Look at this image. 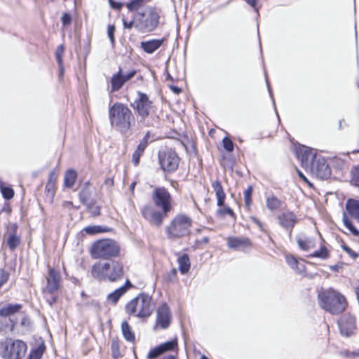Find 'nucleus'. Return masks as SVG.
Wrapping results in <instances>:
<instances>
[{"label": "nucleus", "mask_w": 359, "mask_h": 359, "mask_svg": "<svg viewBox=\"0 0 359 359\" xmlns=\"http://www.w3.org/2000/svg\"><path fill=\"white\" fill-rule=\"evenodd\" d=\"M346 210L351 217L359 222V200L348 199L346 203Z\"/></svg>", "instance_id": "5701e85b"}, {"label": "nucleus", "mask_w": 359, "mask_h": 359, "mask_svg": "<svg viewBox=\"0 0 359 359\" xmlns=\"http://www.w3.org/2000/svg\"><path fill=\"white\" fill-rule=\"evenodd\" d=\"M171 89L174 93H175L177 94H178L181 92V89L177 86H171Z\"/></svg>", "instance_id": "69168bd1"}, {"label": "nucleus", "mask_w": 359, "mask_h": 359, "mask_svg": "<svg viewBox=\"0 0 359 359\" xmlns=\"http://www.w3.org/2000/svg\"><path fill=\"white\" fill-rule=\"evenodd\" d=\"M253 188L252 186H249L243 193L245 205L248 208H250L252 204V194Z\"/></svg>", "instance_id": "c03bdc74"}, {"label": "nucleus", "mask_w": 359, "mask_h": 359, "mask_svg": "<svg viewBox=\"0 0 359 359\" xmlns=\"http://www.w3.org/2000/svg\"><path fill=\"white\" fill-rule=\"evenodd\" d=\"M109 266L107 269V278L110 282H116L121 280L124 275L123 264L119 261L112 260L108 262Z\"/></svg>", "instance_id": "dca6fc26"}, {"label": "nucleus", "mask_w": 359, "mask_h": 359, "mask_svg": "<svg viewBox=\"0 0 359 359\" xmlns=\"http://www.w3.org/2000/svg\"><path fill=\"white\" fill-rule=\"evenodd\" d=\"M62 24L63 27L69 25L72 23V16L70 14L65 13L62 15L61 18Z\"/></svg>", "instance_id": "864d4df0"}, {"label": "nucleus", "mask_w": 359, "mask_h": 359, "mask_svg": "<svg viewBox=\"0 0 359 359\" xmlns=\"http://www.w3.org/2000/svg\"><path fill=\"white\" fill-rule=\"evenodd\" d=\"M217 215L221 216V217H223L226 215H229L230 217H231L232 218H235V215H234V212L233 211V210L229 207H225V208H219L218 210H217Z\"/></svg>", "instance_id": "de8ad7c7"}, {"label": "nucleus", "mask_w": 359, "mask_h": 359, "mask_svg": "<svg viewBox=\"0 0 359 359\" xmlns=\"http://www.w3.org/2000/svg\"><path fill=\"white\" fill-rule=\"evenodd\" d=\"M294 152L297 157L300 159L302 165L306 169H309L317 157L320 156L317 155L316 149L301 144L295 147Z\"/></svg>", "instance_id": "9b49d317"}, {"label": "nucleus", "mask_w": 359, "mask_h": 359, "mask_svg": "<svg viewBox=\"0 0 359 359\" xmlns=\"http://www.w3.org/2000/svg\"><path fill=\"white\" fill-rule=\"evenodd\" d=\"M126 293L125 287H120L115 290L114 292L109 294L107 297L108 302L115 304L122 295Z\"/></svg>", "instance_id": "473e14b6"}, {"label": "nucleus", "mask_w": 359, "mask_h": 359, "mask_svg": "<svg viewBox=\"0 0 359 359\" xmlns=\"http://www.w3.org/2000/svg\"><path fill=\"white\" fill-rule=\"evenodd\" d=\"M265 77H266V84H267V87H268V90H269V93L273 100V102L274 103V100L273 98V96H272V92H271V87L269 86V81H268V79H267V76H266V74H265Z\"/></svg>", "instance_id": "680f3d73"}, {"label": "nucleus", "mask_w": 359, "mask_h": 359, "mask_svg": "<svg viewBox=\"0 0 359 359\" xmlns=\"http://www.w3.org/2000/svg\"><path fill=\"white\" fill-rule=\"evenodd\" d=\"M247 2L250 6V7L254 9V11L256 13H258L259 8L260 7V6L259 5V1H247Z\"/></svg>", "instance_id": "bf43d9fd"}, {"label": "nucleus", "mask_w": 359, "mask_h": 359, "mask_svg": "<svg viewBox=\"0 0 359 359\" xmlns=\"http://www.w3.org/2000/svg\"><path fill=\"white\" fill-rule=\"evenodd\" d=\"M126 7L136 14V29L142 32L154 31L158 25L161 10L146 5L145 1H129Z\"/></svg>", "instance_id": "f257e3e1"}, {"label": "nucleus", "mask_w": 359, "mask_h": 359, "mask_svg": "<svg viewBox=\"0 0 359 359\" xmlns=\"http://www.w3.org/2000/svg\"><path fill=\"white\" fill-rule=\"evenodd\" d=\"M110 82L111 93L118 91L123 87L124 81L122 79V70L121 69L116 74L111 76Z\"/></svg>", "instance_id": "bb28decb"}, {"label": "nucleus", "mask_w": 359, "mask_h": 359, "mask_svg": "<svg viewBox=\"0 0 359 359\" xmlns=\"http://www.w3.org/2000/svg\"><path fill=\"white\" fill-rule=\"evenodd\" d=\"M64 53V46L60 45L55 51V58L60 67V75L63 74L64 67L62 65V55Z\"/></svg>", "instance_id": "ea45409f"}, {"label": "nucleus", "mask_w": 359, "mask_h": 359, "mask_svg": "<svg viewBox=\"0 0 359 359\" xmlns=\"http://www.w3.org/2000/svg\"><path fill=\"white\" fill-rule=\"evenodd\" d=\"M91 194L92 191L90 187V182H86L83 184L81 190L79 194L80 201L84 205H88Z\"/></svg>", "instance_id": "c85d7f7f"}, {"label": "nucleus", "mask_w": 359, "mask_h": 359, "mask_svg": "<svg viewBox=\"0 0 359 359\" xmlns=\"http://www.w3.org/2000/svg\"><path fill=\"white\" fill-rule=\"evenodd\" d=\"M147 147V146L144 145V142L142 143L140 142L132 156V161L135 165H137L139 164L140 156L144 154Z\"/></svg>", "instance_id": "72a5a7b5"}, {"label": "nucleus", "mask_w": 359, "mask_h": 359, "mask_svg": "<svg viewBox=\"0 0 359 359\" xmlns=\"http://www.w3.org/2000/svg\"><path fill=\"white\" fill-rule=\"evenodd\" d=\"M135 74H136L135 70H132L126 74L122 73V79L124 81V83L126 82H127L128 81L130 80L132 78H133L135 76Z\"/></svg>", "instance_id": "5fc2aeb1"}, {"label": "nucleus", "mask_w": 359, "mask_h": 359, "mask_svg": "<svg viewBox=\"0 0 359 359\" xmlns=\"http://www.w3.org/2000/svg\"><path fill=\"white\" fill-rule=\"evenodd\" d=\"M341 355L346 356V357H349V356H357V355H359V352H350L348 351H342L341 352Z\"/></svg>", "instance_id": "052dcab7"}, {"label": "nucleus", "mask_w": 359, "mask_h": 359, "mask_svg": "<svg viewBox=\"0 0 359 359\" xmlns=\"http://www.w3.org/2000/svg\"><path fill=\"white\" fill-rule=\"evenodd\" d=\"M191 224L192 220L189 216L183 214L177 215L165 227L168 238L176 240L189 235Z\"/></svg>", "instance_id": "423d86ee"}, {"label": "nucleus", "mask_w": 359, "mask_h": 359, "mask_svg": "<svg viewBox=\"0 0 359 359\" xmlns=\"http://www.w3.org/2000/svg\"><path fill=\"white\" fill-rule=\"evenodd\" d=\"M158 161L163 171L171 172L177 169L180 158L175 151L166 149L158 152Z\"/></svg>", "instance_id": "1a4fd4ad"}, {"label": "nucleus", "mask_w": 359, "mask_h": 359, "mask_svg": "<svg viewBox=\"0 0 359 359\" xmlns=\"http://www.w3.org/2000/svg\"><path fill=\"white\" fill-rule=\"evenodd\" d=\"M338 325L342 335L350 337L356 328L355 319L350 313H345L338 320Z\"/></svg>", "instance_id": "2eb2a0df"}, {"label": "nucleus", "mask_w": 359, "mask_h": 359, "mask_svg": "<svg viewBox=\"0 0 359 359\" xmlns=\"http://www.w3.org/2000/svg\"><path fill=\"white\" fill-rule=\"evenodd\" d=\"M351 184L358 187L359 186V166H354L351 170Z\"/></svg>", "instance_id": "37998d69"}, {"label": "nucleus", "mask_w": 359, "mask_h": 359, "mask_svg": "<svg viewBox=\"0 0 359 359\" xmlns=\"http://www.w3.org/2000/svg\"><path fill=\"white\" fill-rule=\"evenodd\" d=\"M281 201L276 196L271 195L266 197V205L267 208L271 211L278 210L281 206Z\"/></svg>", "instance_id": "7c9ffc66"}, {"label": "nucleus", "mask_w": 359, "mask_h": 359, "mask_svg": "<svg viewBox=\"0 0 359 359\" xmlns=\"http://www.w3.org/2000/svg\"><path fill=\"white\" fill-rule=\"evenodd\" d=\"M152 298L147 294L141 293L126 305V311L129 315L144 318L149 317L153 312Z\"/></svg>", "instance_id": "39448f33"}, {"label": "nucleus", "mask_w": 359, "mask_h": 359, "mask_svg": "<svg viewBox=\"0 0 359 359\" xmlns=\"http://www.w3.org/2000/svg\"><path fill=\"white\" fill-rule=\"evenodd\" d=\"M123 22L125 29H130L133 27L136 28V14L135 13L132 21L127 22L125 19H123Z\"/></svg>", "instance_id": "603ef678"}, {"label": "nucleus", "mask_w": 359, "mask_h": 359, "mask_svg": "<svg viewBox=\"0 0 359 359\" xmlns=\"http://www.w3.org/2000/svg\"><path fill=\"white\" fill-rule=\"evenodd\" d=\"M297 172H298V175H299V177H300L301 179H302L304 181H305V182H308V180H307V179H306V177L304 175V174H303L301 171H299V170H297Z\"/></svg>", "instance_id": "0e129e2a"}, {"label": "nucleus", "mask_w": 359, "mask_h": 359, "mask_svg": "<svg viewBox=\"0 0 359 359\" xmlns=\"http://www.w3.org/2000/svg\"><path fill=\"white\" fill-rule=\"evenodd\" d=\"M60 273L54 269H50L47 278L46 290L49 293H53L57 291L60 287Z\"/></svg>", "instance_id": "aec40b11"}, {"label": "nucleus", "mask_w": 359, "mask_h": 359, "mask_svg": "<svg viewBox=\"0 0 359 359\" xmlns=\"http://www.w3.org/2000/svg\"><path fill=\"white\" fill-rule=\"evenodd\" d=\"M299 248L304 251H309L316 247L315 239L304 233H300L296 238Z\"/></svg>", "instance_id": "412c9836"}, {"label": "nucleus", "mask_w": 359, "mask_h": 359, "mask_svg": "<svg viewBox=\"0 0 359 359\" xmlns=\"http://www.w3.org/2000/svg\"><path fill=\"white\" fill-rule=\"evenodd\" d=\"M227 245L234 250L248 252L252 248V242L245 237H229Z\"/></svg>", "instance_id": "f3484780"}, {"label": "nucleus", "mask_w": 359, "mask_h": 359, "mask_svg": "<svg viewBox=\"0 0 359 359\" xmlns=\"http://www.w3.org/2000/svg\"><path fill=\"white\" fill-rule=\"evenodd\" d=\"M109 266V264L107 262H97L95 263L91 269V276L94 278L98 280H107V269Z\"/></svg>", "instance_id": "6ab92c4d"}, {"label": "nucleus", "mask_w": 359, "mask_h": 359, "mask_svg": "<svg viewBox=\"0 0 359 359\" xmlns=\"http://www.w3.org/2000/svg\"><path fill=\"white\" fill-rule=\"evenodd\" d=\"M21 239L15 233H10L8 236L6 243L10 250H14L20 243Z\"/></svg>", "instance_id": "f704fd0d"}, {"label": "nucleus", "mask_w": 359, "mask_h": 359, "mask_svg": "<svg viewBox=\"0 0 359 359\" xmlns=\"http://www.w3.org/2000/svg\"><path fill=\"white\" fill-rule=\"evenodd\" d=\"M72 205V203L69 201H64L62 203V206L64 208H69Z\"/></svg>", "instance_id": "338daca9"}, {"label": "nucleus", "mask_w": 359, "mask_h": 359, "mask_svg": "<svg viewBox=\"0 0 359 359\" xmlns=\"http://www.w3.org/2000/svg\"><path fill=\"white\" fill-rule=\"evenodd\" d=\"M286 262L292 269L296 270L297 272L301 273L303 271L304 266H302V267H299L297 259L293 256L287 255Z\"/></svg>", "instance_id": "a19ab883"}, {"label": "nucleus", "mask_w": 359, "mask_h": 359, "mask_svg": "<svg viewBox=\"0 0 359 359\" xmlns=\"http://www.w3.org/2000/svg\"><path fill=\"white\" fill-rule=\"evenodd\" d=\"M111 8L116 10H120L122 7V3L121 1H109Z\"/></svg>", "instance_id": "13d9d810"}, {"label": "nucleus", "mask_w": 359, "mask_h": 359, "mask_svg": "<svg viewBox=\"0 0 359 359\" xmlns=\"http://www.w3.org/2000/svg\"><path fill=\"white\" fill-rule=\"evenodd\" d=\"M77 179V172L74 169H68L65 173L64 185L67 188H72Z\"/></svg>", "instance_id": "cd10ccee"}, {"label": "nucleus", "mask_w": 359, "mask_h": 359, "mask_svg": "<svg viewBox=\"0 0 359 359\" xmlns=\"http://www.w3.org/2000/svg\"><path fill=\"white\" fill-rule=\"evenodd\" d=\"M309 257H318L321 259H327L330 257V252L327 247L321 245L319 250L315 251L311 254Z\"/></svg>", "instance_id": "e433bc0d"}, {"label": "nucleus", "mask_w": 359, "mask_h": 359, "mask_svg": "<svg viewBox=\"0 0 359 359\" xmlns=\"http://www.w3.org/2000/svg\"><path fill=\"white\" fill-rule=\"evenodd\" d=\"M212 187L215 192L217 205L219 207L223 206L226 198V194L221 182L218 180L214 181L212 183Z\"/></svg>", "instance_id": "b1692460"}, {"label": "nucleus", "mask_w": 359, "mask_h": 359, "mask_svg": "<svg viewBox=\"0 0 359 359\" xmlns=\"http://www.w3.org/2000/svg\"><path fill=\"white\" fill-rule=\"evenodd\" d=\"M22 308L20 304H8L0 309L1 317H8L18 313Z\"/></svg>", "instance_id": "a878e982"}, {"label": "nucleus", "mask_w": 359, "mask_h": 359, "mask_svg": "<svg viewBox=\"0 0 359 359\" xmlns=\"http://www.w3.org/2000/svg\"><path fill=\"white\" fill-rule=\"evenodd\" d=\"M343 249L353 258L358 257V255L355 252L353 251L349 247L344 245L343 246Z\"/></svg>", "instance_id": "4d7b16f0"}, {"label": "nucleus", "mask_w": 359, "mask_h": 359, "mask_svg": "<svg viewBox=\"0 0 359 359\" xmlns=\"http://www.w3.org/2000/svg\"><path fill=\"white\" fill-rule=\"evenodd\" d=\"M179 264V269L181 273L185 274L190 269V259L187 254H184L177 259Z\"/></svg>", "instance_id": "c756f323"}, {"label": "nucleus", "mask_w": 359, "mask_h": 359, "mask_svg": "<svg viewBox=\"0 0 359 359\" xmlns=\"http://www.w3.org/2000/svg\"><path fill=\"white\" fill-rule=\"evenodd\" d=\"M111 355L114 359H117L121 357L119 340L117 338H114L111 342Z\"/></svg>", "instance_id": "58836bf2"}, {"label": "nucleus", "mask_w": 359, "mask_h": 359, "mask_svg": "<svg viewBox=\"0 0 359 359\" xmlns=\"http://www.w3.org/2000/svg\"><path fill=\"white\" fill-rule=\"evenodd\" d=\"M163 41V39H151L146 41H142L140 46L144 52L151 54L158 49L162 46Z\"/></svg>", "instance_id": "4be33fe9"}, {"label": "nucleus", "mask_w": 359, "mask_h": 359, "mask_svg": "<svg viewBox=\"0 0 359 359\" xmlns=\"http://www.w3.org/2000/svg\"><path fill=\"white\" fill-rule=\"evenodd\" d=\"M8 273L4 270H0V283L1 285H4L6 283L8 279Z\"/></svg>", "instance_id": "6e6d98bb"}, {"label": "nucleus", "mask_w": 359, "mask_h": 359, "mask_svg": "<svg viewBox=\"0 0 359 359\" xmlns=\"http://www.w3.org/2000/svg\"><path fill=\"white\" fill-rule=\"evenodd\" d=\"M57 179V175L55 172L51 171L49 174L48 182L46 185V192L47 193V196L49 197L51 200H53L55 195Z\"/></svg>", "instance_id": "393cba45"}, {"label": "nucleus", "mask_w": 359, "mask_h": 359, "mask_svg": "<svg viewBox=\"0 0 359 359\" xmlns=\"http://www.w3.org/2000/svg\"><path fill=\"white\" fill-rule=\"evenodd\" d=\"M318 297L320 306L332 315L342 313L346 307L345 297L332 288L319 292Z\"/></svg>", "instance_id": "7ed1b4c3"}, {"label": "nucleus", "mask_w": 359, "mask_h": 359, "mask_svg": "<svg viewBox=\"0 0 359 359\" xmlns=\"http://www.w3.org/2000/svg\"><path fill=\"white\" fill-rule=\"evenodd\" d=\"M27 351V345L21 340L7 338L0 342V355L4 359H22Z\"/></svg>", "instance_id": "6e6552de"}, {"label": "nucleus", "mask_w": 359, "mask_h": 359, "mask_svg": "<svg viewBox=\"0 0 359 359\" xmlns=\"http://www.w3.org/2000/svg\"><path fill=\"white\" fill-rule=\"evenodd\" d=\"M309 169L313 175L322 180H327L331 175V169L322 156L317 157L314 163Z\"/></svg>", "instance_id": "ddd939ff"}, {"label": "nucleus", "mask_w": 359, "mask_h": 359, "mask_svg": "<svg viewBox=\"0 0 359 359\" xmlns=\"http://www.w3.org/2000/svg\"><path fill=\"white\" fill-rule=\"evenodd\" d=\"M119 244L112 239H102L95 242L91 247L90 255L94 259H109L120 254Z\"/></svg>", "instance_id": "0eeeda50"}, {"label": "nucleus", "mask_w": 359, "mask_h": 359, "mask_svg": "<svg viewBox=\"0 0 359 359\" xmlns=\"http://www.w3.org/2000/svg\"><path fill=\"white\" fill-rule=\"evenodd\" d=\"M111 126L122 135H126L135 123V118L127 105L116 102L109 110Z\"/></svg>", "instance_id": "f03ea898"}, {"label": "nucleus", "mask_w": 359, "mask_h": 359, "mask_svg": "<svg viewBox=\"0 0 359 359\" xmlns=\"http://www.w3.org/2000/svg\"><path fill=\"white\" fill-rule=\"evenodd\" d=\"M121 287H125L126 292L129 288L133 287V285L129 280H127L125 285H122Z\"/></svg>", "instance_id": "e2e57ef3"}, {"label": "nucleus", "mask_w": 359, "mask_h": 359, "mask_svg": "<svg viewBox=\"0 0 359 359\" xmlns=\"http://www.w3.org/2000/svg\"><path fill=\"white\" fill-rule=\"evenodd\" d=\"M137 96L131 106L138 115V126L140 128L153 126L156 123V118L154 116H150L152 102L147 94L140 91L137 92Z\"/></svg>", "instance_id": "20e7f679"}, {"label": "nucleus", "mask_w": 359, "mask_h": 359, "mask_svg": "<svg viewBox=\"0 0 359 359\" xmlns=\"http://www.w3.org/2000/svg\"><path fill=\"white\" fill-rule=\"evenodd\" d=\"M172 320V314L167 304L161 305L156 310V323L154 330L158 328L165 330L169 327Z\"/></svg>", "instance_id": "4468645a"}, {"label": "nucleus", "mask_w": 359, "mask_h": 359, "mask_svg": "<svg viewBox=\"0 0 359 359\" xmlns=\"http://www.w3.org/2000/svg\"><path fill=\"white\" fill-rule=\"evenodd\" d=\"M163 354L161 348H159V346H156V348L151 349L148 355L147 358L148 359H154L157 357H158L160 355Z\"/></svg>", "instance_id": "8fccbe9b"}, {"label": "nucleus", "mask_w": 359, "mask_h": 359, "mask_svg": "<svg viewBox=\"0 0 359 359\" xmlns=\"http://www.w3.org/2000/svg\"><path fill=\"white\" fill-rule=\"evenodd\" d=\"M224 148L229 152H231L233 150V143L232 140L228 137H225L222 140Z\"/></svg>", "instance_id": "09e8293b"}, {"label": "nucleus", "mask_w": 359, "mask_h": 359, "mask_svg": "<svg viewBox=\"0 0 359 359\" xmlns=\"http://www.w3.org/2000/svg\"><path fill=\"white\" fill-rule=\"evenodd\" d=\"M342 221L344 226L353 236H359V231L353 225L351 221L348 217L346 212L343 213Z\"/></svg>", "instance_id": "c9c22d12"}, {"label": "nucleus", "mask_w": 359, "mask_h": 359, "mask_svg": "<svg viewBox=\"0 0 359 359\" xmlns=\"http://www.w3.org/2000/svg\"><path fill=\"white\" fill-rule=\"evenodd\" d=\"M142 215L148 222L156 227L162 225L164 219L167 217L168 212L156 210L150 205H146L142 209Z\"/></svg>", "instance_id": "f8f14e48"}, {"label": "nucleus", "mask_w": 359, "mask_h": 359, "mask_svg": "<svg viewBox=\"0 0 359 359\" xmlns=\"http://www.w3.org/2000/svg\"><path fill=\"white\" fill-rule=\"evenodd\" d=\"M279 224L289 232L291 236L292 231L297 222L296 215L290 211L281 213L278 217Z\"/></svg>", "instance_id": "a211bd4d"}, {"label": "nucleus", "mask_w": 359, "mask_h": 359, "mask_svg": "<svg viewBox=\"0 0 359 359\" xmlns=\"http://www.w3.org/2000/svg\"><path fill=\"white\" fill-rule=\"evenodd\" d=\"M45 346L42 344L31 351L29 359H41L44 352Z\"/></svg>", "instance_id": "79ce46f5"}, {"label": "nucleus", "mask_w": 359, "mask_h": 359, "mask_svg": "<svg viewBox=\"0 0 359 359\" xmlns=\"http://www.w3.org/2000/svg\"><path fill=\"white\" fill-rule=\"evenodd\" d=\"M114 33H115V26L113 25H109L107 27V36L109 38L110 42L112 46L114 45V42H115Z\"/></svg>", "instance_id": "3c124183"}, {"label": "nucleus", "mask_w": 359, "mask_h": 359, "mask_svg": "<svg viewBox=\"0 0 359 359\" xmlns=\"http://www.w3.org/2000/svg\"><path fill=\"white\" fill-rule=\"evenodd\" d=\"M152 200L155 205L169 212L172 210V196L165 187H157L152 193Z\"/></svg>", "instance_id": "9d476101"}, {"label": "nucleus", "mask_w": 359, "mask_h": 359, "mask_svg": "<svg viewBox=\"0 0 359 359\" xmlns=\"http://www.w3.org/2000/svg\"><path fill=\"white\" fill-rule=\"evenodd\" d=\"M121 330L123 337L126 340L130 342H133L135 339V334L132 331L131 327L127 321H123L121 323Z\"/></svg>", "instance_id": "2f4dec72"}, {"label": "nucleus", "mask_w": 359, "mask_h": 359, "mask_svg": "<svg viewBox=\"0 0 359 359\" xmlns=\"http://www.w3.org/2000/svg\"><path fill=\"white\" fill-rule=\"evenodd\" d=\"M159 348H161L162 353H165L169 351H172L177 348V339L175 338L171 341H166L159 345Z\"/></svg>", "instance_id": "4c0bfd02"}, {"label": "nucleus", "mask_w": 359, "mask_h": 359, "mask_svg": "<svg viewBox=\"0 0 359 359\" xmlns=\"http://www.w3.org/2000/svg\"><path fill=\"white\" fill-rule=\"evenodd\" d=\"M1 191L3 197L6 200L11 199L14 196V191L11 187L1 186Z\"/></svg>", "instance_id": "a18cd8bd"}, {"label": "nucleus", "mask_w": 359, "mask_h": 359, "mask_svg": "<svg viewBox=\"0 0 359 359\" xmlns=\"http://www.w3.org/2000/svg\"><path fill=\"white\" fill-rule=\"evenodd\" d=\"M161 359H176V358L173 355H167V356L162 358Z\"/></svg>", "instance_id": "774afa93"}, {"label": "nucleus", "mask_w": 359, "mask_h": 359, "mask_svg": "<svg viewBox=\"0 0 359 359\" xmlns=\"http://www.w3.org/2000/svg\"><path fill=\"white\" fill-rule=\"evenodd\" d=\"M83 231L88 234H95L104 231L100 226H88L85 227Z\"/></svg>", "instance_id": "49530a36"}]
</instances>
